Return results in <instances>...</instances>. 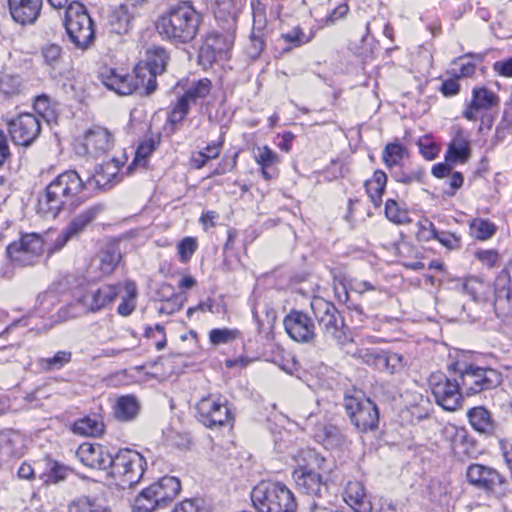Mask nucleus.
Listing matches in <instances>:
<instances>
[{
	"label": "nucleus",
	"instance_id": "nucleus-59",
	"mask_svg": "<svg viewBox=\"0 0 512 512\" xmlns=\"http://www.w3.org/2000/svg\"><path fill=\"white\" fill-rule=\"evenodd\" d=\"M69 472V469L65 467L64 465H61L58 462H51L49 464V479L54 482L58 483L62 480H64Z\"/></svg>",
	"mask_w": 512,
	"mask_h": 512
},
{
	"label": "nucleus",
	"instance_id": "nucleus-45",
	"mask_svg": "<svg viewBox=\"0 0 512 512\" xmlns=\"http://www.w3.org/2000/svg\"><path fill=\"white\" fill-rule=\"evenodd\" d=\"M72 353L70 351H58L54 356L42 358L39 360L41 368L45 371H56L62 369L71 361Z\"/></svg>",
	"mask_w": 512,
	"mask_h": 512
},
{
	"label": "nucleus",
	"instance_id": "nucleus-48",
	"mask_svg": "<svg viewBox=\"0 0 512 512\" xmlns=\"http://www.w3.org/2000/svg\"><path fill=\"white\" fill-rule=\"evenodd\" d=\"M494 294L496 299L505 297L507 300H510L512 296V280L507 269H503L499 273L496 279Z\"/></svg>",
	"mask_w": 512,
	"mask_h": 512
},
{
	"label": "nucleus",
	"instance_id": "nucleus-49",
	"mask_svg": "<svg viewBox=\"0 0 512 512\" xmlns=\"http://www.w3.org/2000/svg\"><path fill=\"white\" fill-rule=\"evenodd\" d=\"M385 215L389 221L396 224H405L410 221L407 212L393 199L386 201Z\"/></svg>",
	"mask_w": 512,
	"mask_h": 512
},
{
	"label": "nucleus",
	"instance_id": "nucleus-2",
	"mask_svg": "<svg viewBox=\"0 0 512 512\" xmlns=\"http://www.w3.org/2000/svg\"><path fill=\"white\" fill-rule=\"evenodd\" d=\"M86 186V181L75 170L59 174L47 185L45 193L39 198L38 213L44 217L55 218L61 210L74 209Z\"/></svg>",
	"mask_w": 512,
	"mask_h": 512
},
{
	"label": "nucleus",
	"instance_id": "nucleus-44",
	"mask_svg": "<svg viewBox=\"0 0 512 512\" xmlns=\"http://www.w3.org/2000/svg\"><path fill=\"white\" fill-rule=\"evenodd\" d=\"M100 210L101 209L99 207H91L81 212L70 222L66 229L73 237L78 235L89 223L95 219Z\"/></svg>",
	"mask_w": 512,
	"mask_h": 512
},
{
	"label": "nucleus",
	"instance_id": "nucleus-26",
	"mask_svg": "<svg viewBox=\"0 0 512 512\" xmlns=\"http://www.w3.org/2000/svg\"><path fill=\"white\" fill-rule=\"evenodd\" d=\"M344 500L355 512H371L373 509L363 484L358 481L348 482L345 488Z\"/></svg>",
	"mask_w": 512,
	"mask_h": 512
},
{
	"label": "nucleus",
	"instance_id": "nucleus-64",
	"mask_svg": "<svg viewBox=\"0 0 512 512\" xmlns=\"http://www.w3.org/2000/svg\"><path fill=\"white\" fill-rule=\"evenodd\" d=\"M496 73L503 77H512V57L506 60L496 61L493 65Z\"/></svg>",
	"mask_w": 512,
	"mask_h": 512
},
{
	"label": "nucleus",
	"instance_id": "nucleus-6",
	"mask_svg": "<svg viewBox=\"0 0 512 512\" xmlns=\"http://www.w3.org/2000/svg\"><path fill=\"white\" fill-rule=\"evenodd\" d=\"M70 42L81 50L90 47L95 38L93 21L81 2L70 4L63 21Z\"/></svg>",
	"mask_w": 512,
	"mask_h": 512
},
{
	"label": "nucleus",
	"instance_id": "nucleus-11",
	"mask_svg": "<svg viewBox=\"0 0 512 512\" xmlns=\"http://www.w3.org/2000/svg\"><path fill=\"white\" fill-rule=\"evenodd\" d=\"M344 407L351 423L358 431H374L378 428L379 411L371 399L364 396H346Z\"/></svg>",
	"mask_w": 512,
	"mask_h": 512
},
{
	"label": "nucleus",
	"instance_id": "nucleus-46",
	"mask_svg": "<svg viewBox=\"0 0 512 512\" xmlns=\"http://www.w3.org/2000/svg\"><path fill=\"white\" fill-rule=\"evenodd\" d=\"M79 294L80 293H77L72 302L62 307L58 311V316L61 320L68 321L81 317L82 315L91 313L90 311H88V308H86L85 305L79 301Z\"/></svg>",
	"mask_w": 512,
	"mask_h": 512
},
{
	"label": "nucleus",
	"instance_id": "nucleus-8",
	"mask_svg": "<svg viewBox=\"0 0 512 512\" xmlns=\"http://www.w3.org/2000/svg\"><path fill=\"white\" fill-rule=\"evenodd\" d=\"M454 371L461 382L462 392L467 396L495 389L502 382L501 373L493 368L457 363Z\"/></svg>",
	"mask_w": 512,
	"mask_h": 512
},
{
	"label": "nucleus",
	"instance_id": "nucleus-19",
	"mask_svg": "<svg viewBox=\"0 0 512 512\" xmlns=\"http://www.w3.org/2000/svg\"><path fill=\"white\" fill-rule=\"evenodd\" d=\"M113 145V136L106 128L94 127L85 133L83 142L76 146V153L90 158H98L110 151Z\"/></svg>",
	"mask_w": 512,
	"mask_h": 512
},
{
	"label": "nucleus",
	"instance_id": "nucleus-16",
	"mask_svg": "<svg viewBox=\"0 0 512 512\" xmlns=\"http://www.w3.org/2000/svg\"><path fill=\"white\" fill-rule=\"evenodd\" d=\"M233 44L234 36L231 33L211 32L207 34L199 49V62L202 65H211L217 60L225 59Z\"/></svg>",
	"mask_w": 512,
	"mask_h": 512
},
{
	"label": "nucleus",
	"instance_id": "nucleus-53",
	"mask_svg": "<svg viewBox=\"0 0 512 512\" xmlns=\"http://www.w3.org/2000/svg\"><path fill=\"white\" fill-rule=\"evenodd\" d=\"M197 249V241L193 237H185L177 245L179 260L182 263L188 262Z\"/></svg>",
	"mask_w": 512,
	"mask_h": 512
},
{
	"label": "nucleus",
	"instance_id": "nucleus-51",
	"mask_svg": "<svg viewBox=\"0 0 512 512\" xmlns=\"http://www.w3.org/2000/svg\"><path fill=\"white\" fill-rule=\"evenodd\" d=\"M238 335V331L235 329L229 328H216L212 329L209 332V340L211 344L218 346L222 344H227L236 339Z\"/></svg>",
	"mask_w": 512,
	"mask_h": 512
},
{
	"label": "nucleus",
	"instance_id": "nucleus-3",
	"mask_svg": "<svg viewBox=\"0 0 512 512\" xmlns=\"http://www.w3.org/2000/svg\"><path fill=\"white\" fill-rule=\"evenodd\" d=\"M307 464L299 466L294 470L293 477L297 487L309 496L315 497L309 504L311 512L318 510H325L326 498L328 497V485L323 480L322 476L315 472L314 469L325 470L326 460L314 450H307L304 452Z\"/></svg>",
	"mask_w": 512,
	"mask_h": 512
},
{
	"label": "nucleus",
	"instance_id": "nucleus-36",
	"mask_svg": "<svg viewBox=\"0 0 512 512\" xmlns=\"http://www.w3.org/2000/svg\"><path fill=\"white\" fill-rule=\"evenodd\" d=\"M406 154V148L399 142L388 143L382 151V161L392 174L393 169L401 165Z\"/></svg>",
	"mask_w": 512,
	"mask_h": 512
},
{
	"label": "nucleus",
	"instance_id": "nucleus-20",
	"mask_svg": "<svg viewBox=\"0 0 512 512\" xmlns=\"http://www.w3.org/2000/svg\"><path fill=\"white\" fill-rule=\"evenodd\" d=\"M100 78L108 89L119 95H130L138 90H143L146 94V84H142V77H138L136 70L134 75H129L119 73L115 69H105L101 72Z\"/></svg>",
	"mask_w": 512,
	"mask_h": 512
},
{
	"label": "nucleus",
	"instance_id": "nucleus-31",
	"mask_svg": "<svg viewBox=\"0 0 512 512\" xmlns=\"http://www.w3.org/2000/svg\"><path fill=\"white\" fill-rule=\"evenodd\" d=\"M140 403L134 395L120 396L113 407L117 420L127 422L135 419L140 412Z\"/></svg>",
	"mask_w": 512,
	"mask_h": 512
},
{
	"label": "nucleus",
	"instance_id": "nucleus-4",
	"mask_svg": "<svg viewBox=\"0 0 512 512\" xmlns=\"http://www.w3.org/2000/svg\"><path fill=\"white\" fill-rule=\"evenodd\" d=\"M258 512H296L294 494L280 482H261L251 493Z\"/></svg>",
	"mask_w": 512,
	"mask_h": 512
},
{
	"label": "nucleus",
	"instance_id": "nucleus-35",
	"mask_svg": "<svg viewBox=\"0 0 512 512\" xmlns=\"http://www.w3.org/2000/svg\"><path fill=\"white\" fill-rule=\"evenodd\" d=\"M68 512H110V508L96 497L80 496L70 502Z\"/></svg>",
	"mask_w": 512,
	"mask_h": 512
},
{
	"label": "nucleus",
	"instance_id": "nucleus-54",
	"mask_svg": "<svg viewBox=\"0 0 512 512\" xmlns=\"http://www.w3.org/2000/svg\"><path fill=\"white\" fill-rule=\"evenodd\" d=\"M391 176L400 183L411 184L414 182L422 183L424 181L425 172L422 169H417L410 172L395 171L392 172Z\"/></svg>",
	"mask_w": 512,
	"mask_h": 512
},
{
	"label": "nucleus",
	"instance_id": "nucleus-10",
	"mask_svg": "<svg viewBox=\"0 0 512 512\" xmlns=\"http://www.w3.org/2000/svg\"><path fill=\"white\" fill-rule=\"evenodd\" d=\"M196 416L208 428L223 427L233 420L227 399L219 394L202 397L196 404Z\"/></svg>",
	"mask_w": 512,
	"mask_h": 512
},
{
	"label": "nucleus",
	"instance_id": "nucleus-13",
	"mask_svg": "<svg viewBox=\"0 0 512 512\" xmlns=\"http://www.w3.org/2000/svg\"><path fill=\"white\" fill-rule=\"evenodd\" d=\"M44 251V243L37 234H26L7 247L9 258L21 266L35 264Z\"/></svg>",
	"mask_w": 512,
	"mask_h": 512
},
{
	"label": "nucleus",
	"instance_id": "nucleus-62",
	"mask_svg": "<svg viewBox=\"0 0 512 512\" xmlns=\"http://www.w3.org/2000/svg\"><path fill=\"white\" fill-rule=\"evenodd\" d=\"M464 178L461 172H453L449 179V189L445 190V194L452 197L456 191L463 185Z\"/></svg>",
	"mask_w": 512,
	"mask_h": 512
},
{
	"label": "nucleus",
	"instance_id": "nucleus-1",
	"mask_svg": "<svg viewBox=\"0 0 512 512\" xmlns=\"http://www.w3.org/2000/svg\"><path fill=\"white\" fill-rule=\"evenodd\" d=\"M202 20V14L185 1L159 14L155 30L162 40L175 45L187 44L197 36Z\"/></svg>",
	"mask_w": 512,
	"mask_h": 512
},
{
	"label": "nucleus",
	"instance_id": "nucleus-37",
	"mask_svg": "<svg viewBox=\"0 0 512 512\" xmlns=\"http://www.w3.org/2000/svg\"><path fill=\"white\" fill-rule=\"evenodd\" d=\"M72 430L75 434L81 436L96 437L102 434L104 430V424L96 416H87L77 420L73 424Z\"/></svg>",
	"mask_w": 512,
	"mask_h": 512
},
{
	"label": "nucleus",
	"instance_id": "nucleus-27",
	"mask_svg": "<svg viewBox=\"0 0 512 512\" xmlns=\"http://www.w3.org/2000/svg\"><path fill=\"white\" fill-rule=\"evenodd\" d=\"M119 163L115 159L99 165L95 173L86 180L87 186H95L100 189H105L114 181H118Z\"/></svg>",
	"mask_w": 512,
	"mask_h": 512
},
{
	"label": "nucleus",
	"instance_id": "nucleus-39",
	"mask_svg": "<svg viewBox=\"0 0 512 512\" xmlns=\"http://www.w3.org/2000/svg\"><path fill=\"white\" fill-rule=\"evenodd\" d=\"M124 295L122 301L117 308V312L121 316H129L136 308V297L138 295L137 286L134 281L127 280L124 285Z\"/></svg>",
	"mask_w": 512,
	"mask_h": 512
},
{
	"label": "nucleus",
	"instance_id": "nucleus-7",
	"mask_svg": "<svg viewBox=\"0 0 512 512\" xmlns=\"http://www.w3.org/2000/svg\"><path fill=\"white\" fill-rule=\"evenodd\" d=\"M180 490L181 484L178 478L165 476L144 489L136 497L134 507L138 512H153L173 501Z\"/></svg>",
	"mask_w": 512,
	"mask_h": 512
},
{
	"label": "nucleus",
	"instance_id": "nucleus-43",
	"mask_svg": "<svg viewBox=\"0 0 512 512\" xmlns=\"http://www.w3.org/2000/svg\"><path fill=\"white\" fill-rule=\"evenodd\" d=\"M219 155L220 144L207 145L203 150L191 154L190 166L194 169H201L209 160L216 159Z\"/></svg>",
	"mask_w": 512,
	"mask_h": 512
},
{
	"label": "nucleus",
	"instance_id": "nucleus-15",
	"mask_svg": "<svg viewBox=\"0 0 512 512\" xmlns=\"http://www.w3.org/2000/svg\"><path fill=\"white\" fill-rule=\"evenodd\" d=\"M8 131L16 145L30 146L40 135V119L32 113H22L8 123Z\"/></svg>",
	"mask_w": 512,
	"mask_h": 512
},
{
	"label": "nucleus",
	"instance_id": "nucleus-63",
	"mask_svg": "<svg viewBox=\"0 0 512 512\" xmlns=\"http://www.w3.org/2000/svg\"><path fill=\"white\" fill-rule=\"evenodd\" d=\"M72 237L73 236L66 228L63 229L62 232L55 239L53 245L48 249V254L50 255L56 251L61 250Z\"/></svg>",
	"mask_w": 512,
	"mask_h": 512
},
{
	"label": "nucleus",
	"instance_id": "nucleus-29",
	"mask_svg": "<svg viewBox=\"0 0 512 512\" xmlns=\"http://www.w3.org/2000/svg\"><path fill=\"white\" fill-rule=\"evenodd\" d=\"M467 417L475 431L485 435L495 433L497 424L486 408L482 406L473 407L467 412Z\"/></svg>",
	"mask_w": 512,
	"mask_h": 512
},
{
	"label": "nucleus",
	"instance_id": "nucleus-40",
	"mask_svg": "<svg viewBox=\"0 0 512 512\" xmlns=\"http://www.w3.org/2000/svg\"><path fill=\"white\" fill-rule=\"evenodd\" d=\"M42 55L45 64L50 67L51 72H55V75L62 73L63 55L62 48L59 45H46L42 49Z\"/></svg>",
	"mask_w": 512,
	"mask_h": 512
},
{
	"label": "nucleus",
	"instance_id": "nucleus-30",
	"mask_svg": "<svg viewBox=\"0 0 512 512\" xmlns=\"http://www.w3.org/2000/svg\"><path fill=\"white\" fill-rule=\"evenodd\" d=\"M461 291L470 296L473 301L486 302L489 300L493 289L489 282L470 276L462 281Z\"/></svg>",
	"mask_w": 512,
	"mask_h": 512
},
{
	"label": "nucleus",
	"instance_id": "nucleus-14",
	"mask_svg": "<svg viewBox=\"0 0 512 512\" xmlns=\"http://www.w3.org/2000/svg\"><path fill=\"white\" fill-rule=\"evenodd\" d=\"M466 478L472 486L492 493H502L506 485L505 478L495 468L477 463L468 466Z\"/></svg>",
	"mask_w": 512,
	"mask_h": 512
},
{
	"label": "nucleus",
	"instance_id": "nucleus-17",
	"mask_svg": "<svg viewBox=\"0 0 512 512\" xmlns=\"http://www.w3.org/2000/svg\"><path fill=\"white\" fill-rule=\"evenodd\" d=\"M169 56L162 47H153L147 51V61L144 66H137L138 77H142V84L146 83V95L153 93L156 89V76L166 70Z\"/></svg>",
	"mask_w": 512,
	"mask_h": 512
},
{
	"label": "nucleus",
	"instance_id": "nucleus-52",
	"mask_svg": "<svg viewBox=\"0 0 512 512\" xmlns=\"http://www.w3.org/2000/svg\"><path fill=\"white\" fill-rule=\"evenodd\" d=\"M216 10L215 16L218 19H231L235 21L236 5L235 0H215Z\"/></svg>",
	"mask_w": 512,
	"mask_h": 512
},
{
	"label": "nucleus",
	"instance_id": "nucleus-23",
	"mask_svg": "<svg viewBox=\"0 0 512 512\" xmlns=\"http://www.w3.org/2000/svg\"><path fill=\"white\" fill-rule=\"evenodd\" d=\"M12 19L20 25L34 24L38 19L43 0H7Z\"/></svg>",
	"mask_w": 512,
	"mask_h": 512
},
{
	"label": "nucleus",
	"instance_id": "nucleus-60",
	"mask_svg": "<svg viewBox=\"0 0 512 512\" xmlns=\"http://www.w3.org/2000/svg\"><path fill=\"white\" fill-rule=\"evenodd\" d=\"M419 149L420 153L427 160H433L439 152L437 145L427 139L419 142Z\"/></svg>",
	"mask_w": 512,
	"mask_h": 512
},
{
	"label": "nucleus",
	"instance_id": "nucleus-58",
	"mask_svg": "<svg viewBox=\"0 0 512 512\" xmlns=\"http://www.w3.org/2000/svg\"><path fill=\"white\" fill-rule=\"evenodd\" d=\"M475 257L485 266L488 268L494 267L498 260H499V254L496 250L489 249V250H478L475 253Z\"/></svg>",
	"mask_w": 512,
	"mask_h": 512
},
{
	"label": "nucleus",
	"instance_id": "nucleus-50",
	"mask_svg": "<svg viewBox=\"0 0 512 512\" xmlns=\"http://www.w3.org/2000/svg\"><path fill=\"white\" fill-rule=\"evenodd\" d=\"M430 225L432 227V238L438 240L444 247L450 250L459 249L461 247L460 236L447 231H438L433 227L432 223H430Z\"/></svg>",
	"mask_w": 512,
	"mask_h": 512
},
{
	"label": "nucleus",
	"instance_id": "nucleus-22",
	"mask_svg": "<svg viewBox=\"0 0 512 512\" xmlns=\"http://www.w3.org/2000/svg\"><path fill=\"white\" fill-rule=\"evenodd\" d=\"M76 455L85 466L92 469H110V465L113 463V455L105 446L97 443L81 444L77 449Z\"/></svg>",
	"mask_w": 512,
	"mask_h": 512
},
{
	"label": "nucleus",
	"instance_id": "nucleus-38",
	"mask_svg": "<svg viewBox=\"0 0 512 512\" xmlns=\"http://www.w3.org/2000/svg\"><path fill=\"white\" fill-rule=\"evenodd\" d=\"M470 235L479 240L491 239L497 232V226L488 219L474 218L469 223Z\"/></svg>",
	"mask_w": 512,
	"mask_h": 512
},
{
	"label": "nucleus",
	"instance_id": "nucleus-18",
	"mask_svg": "<svg viewBox=\"0 0 512 512\" xmlns=\"http://www.w3.org/2000/svg\"><path fill=\"white\" fill-rule=\"evenodd\" d=\"M283 325L289 337L298 343H312L316 338L314 321L306 313L291 310L283 320Z\"/></svg>",
	"mask_w": 512,
	"mask_h": 512
},
{
	"label": "nucleus",
	"instance_id": "nucleus-57",
	"mask_svg": "<svg viewBox=\"0 0 512 512\" xmlns=\"http://www.w3.org/2000/svg\"><path fill=\"white\" fill-rule=\"evenodd\" d=\"M263 36H264L263 31L258 32L255 29L252 30V33L250 36L251 46L248 50L250 57L256 58L263 51V49L265 47V41H264Z\"/></svg>",
	"mask_w": 512,
	"mask_h": 512
},
{
	"label": "nucleus",
	"instance_id": "nucleus-25",
	"mask_svg": "<svg viewBox=\"0 0 512 512\" xmlns=\"http://www.w3.org/2000/svg\"><path fill=\"white\" fill-rule=\"evenodd\" d=\"M499 102L498 96L486 87H475L472 90V99L463 115L470 121H476L479 113L488 111Z\"/></svg>",
	"mask_w": 512,
	"mask_h": 512
},
{
	"label": "nucleus",
	"instance_id": "nucleus-47",
	"mask_svg": "<svg viewBox=\"0 0 512 512\" xmlns=\"http://www.w3.org/2000/svg\"><path fill=\"white\" fill-rule=\"evenodd\" d=\"M280 39L290 44V46L283 49L284 52H289L292 48L300 47L311 41V37L307 36L299 26L294 27L287 33H282Z\"/></svg>",
	"mask_w": 512,
	"mask_h": 512
},
{
	"label": "nucleus",
	"instance_id": "nucleus-34",
	"mask_svg": "<svg viewBox=\"0 0 512 512\" xmlns=\"http://www.w3.org/2000/svg\"><path fill=\"white\" fill-rule=\"evenodd\" d=\"M387 184V175L382 170H376L373 176L365 182L366 192L374 206H380L382 195Z\"/></svg>",
	"mask_w": 512,
	"mask_h": 512
},
{
	"label": "nucleus",
	"instance_id": "nucleus-55",
	"mask_svg": "<svg viewBox=\"0 0 512 512\" xmlns=\"http://www.w3.org/2000/svg\"><path fill=\"white\" fill-rule=\"evenodd\" d=\"M189 112V105L184 99L179 98L173 109L171 110L168 121L172 125L180 124Z\"/></svg>",
	"mask_w": 512,
	"mask_h": 512
},
{
	"label": "nucleus",
	"instance_id": "nucleus-32",
	"mask_svg": "<svg viewBox=\"0 0 512 512\" xmlns=\"http://www.w3.org/2000/svg\"><path fill=\"white\" fill-rule=\"evenodd\" d=\"M314 438L327 448L341 447L346 443L343 431L331 424L320 425L314 433Z\"/></svg>",
	"mask_w": 512,
	"mask_h": 512
},
{
	"label": "nucleus",
	"instance_id": "nucleus-33",
	"mask_svg": "<svg viewBox=\"0 0 512 512\" xmlns=\"http://www.w3.org/2000/svg\"><path fill=\"white\" fill-rule=\"evenodd\" d=\"M23 89L22 77L11 71H0V97L5 99L12 98L21 93Z\"/></svg>",
	"mask_w": 512,
	"mask_h": 512
},
{
	"label": "nucleus",
	"instance_id": "nucleus-21",
	"mask_svg": "<svg viewBox=\"0 0 512 512\" xmlns=\"http://www.w3.org/2000/svg\"><path fill=\"white\" fill-rule=\"evenodd\" d=\"M121 284H104L96 289L80 292L79 301L88 308L91 313H97L110 307L116 300Z\"/></svg>",
	"mask_w": 512,
	"mask_h": 512
},
{
	"label": "nucleus",
	"instance_id": "nucleus-12",
	"mask_svg": "<svg viewBox=\"0 0 512 512\" xmlns=\"http://www.w3.org/2000/svg\"><path fill=\"white\" fill-rule=\"evenodd\" d=\"M429 385L436 403L446 411H455L461 404L462 385L459 377L450 379L443 373H433Z\"/></svg>",
	"mask_w": 512,
	"mask_h": 512
},
{
	"label": "nucleus",
	"instance_id": "nucleus-9",
	"mask_svg": "<svg viewBox=\"0 0 512 512\" xmlns=\"http://www.w3.org/2000/svg\"><path fill=\"white\" fill-rule=\"evenodd\" d=\"M110 476L122 487L137 484L145 472L146 461L137 451L121 449L112 458Z\"/></svg>",
	"mask_w": 512,
	"mask_h": 512
},
{
	"label": "nucleus",
	"instance_id": "nucleus-61",
	"mask_svg": "<svg viewBox=\"0 0 512 512\" xmlns=\"http://www.w3.org/2000/svg\"><path fill=\"white\" fill-rule=\"evenodd\" d=\"M256 159L262 166H269L276 162L277 155L268 146H264L259 149Z\"/></svg>",
	"mask_w": 512,
	"mask_h": 512
},
{
	"label": "nucleus",
	"instance_id": "nucleus-42",
	"mask_svg": "<svg viewBox=\"0 0 512 512\" xmlns=\"http://www.w3.org/2000/svg\"><path fill=\"white\" fill-rule=\"evenodd\" d=\"M211 91V81L207 78L198 80L180 97L190 106L191 103H196L200 99H204Z\"/></svg>",
	"mask_w": 512,
	"mask_h": 512
},
{
	"label": "nucleus",
	"instance_id": "nucleus-24",
	"mask_svg": "<svg viewBox=\"0 0 512 512\" xmlns=\"http://www.w3.org/2000/svg\"><path fill=\"white\" fill-rule=\"evenodd\" d=\"M137 15V9L130 8L127 3L112 7L107 21L109 30L118 35L128 33L132 29Z\"/></svg>",
	"mask_w": 512,
	"mask_h": 512
},
{
	"label": "nucleus",
	"instance_id": "nucleus-5",
	"mask_svg": "<svg viewBox=\"0 0 512 512\" xmlns=\"http://www.w3.org/2000/svg\"><path fill=\"white\" fill-rule=\"evenodd\" d=\"M310 308L326 341L338 345H344L348 341L344 319L332 302L322 297H313Z\"/></svg>",
	"mask_w": 512,
	"mask_h": 512
},
{
	"label": "nucleus",
	"instance_id": "nucleus-56",
	"mask_svg": "<svg viewBox=\"0 0 512 512\" xmlns=\"http://www.w3.org/2000/svg\"><path fill=\"white\" fill-rule=\"evenodd\" d=\"M252 11H253V29L258 32L264 31L266 27V11L265 6L257 2L256 4L252 2Z\"/></svg>",
	"mask_w": 512,
	"mask_h": 512
},
{
	"label": "nucleus",
	"instance_id": "nucleus-41",
	"mask_svg": "<svg viewBox=\"0 0 512 512\" xmlns=\"http://www.w3.org/2000/svg\"><path fill=\"white\" fill-rule=\"evenodd\" d=\"M121 255L116 246H108L103 249L99 254V269L103 274H111L118 263L120 262Z\"/></svg>",
	"mask_w": 512,
	"mask_h": 512
},
{
	"label": "nucleus",
	"instance_id": "nucleus-28",
	"mask_svg": "<svg viewBox=\"0 0 512 512\" xmlns=\"http://www.w3.org/2000/svg\"><path fill=\"white\" fill-rule=\"evenodd\" d=\"M471 155L470 141L462 131H458L448 145L445 160L449 163H465Z\"/></svg>",
	"mask_w": 512,
	"mask_h": 512
}]
</instances>
